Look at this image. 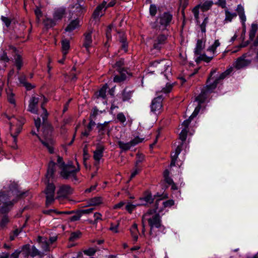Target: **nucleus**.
I'll use <instances>...</instances> for the list:
<instances>
[{"instance_id": "obj_55", "label": "nucleus", "mask_w": 258, "mask_h": 258, "mask_svg": "<svg viewBox=\"0 0 258 258\" xmlns=\"http://www.w3.org/2000/svg\"><path fill=\"white\" fill-rule=\"evenodd\" d=\"M136 206L133 204H132L131 203H128L125 206V209L126 211H127L130 213H131L135 209Z\"/></svg>"}, {"instance_id": "obj_38", "label": "nucleus", "mask_w": 258, "mask_h": 258, "mask_svg": "<svg viewBox=\"0 0 258 258\" xmlns=\"http://www.w3.org/2000/svg\"><path fill=\"white\" fill-rule=\"evenodd\" d=\"M13 127V125H12V123H10V130H11V132H12L11 136L13 137V142L16 144V142H17V137L18 135L21 132L22 127L19 126L18 127H17V132H16V134H13L12 133Z\"/></svg>"}, {"instance_id": "obj_25", "label": "nucleus", "mask_w": 258, "mask_h": 258, "mask_svg": "<svg viewBox=\"0 0 258 258\" xmlns=\"http://www.w3.org/2000/svg\"><path fill=\"white\" fill-rule=\"evenodd\" d=\"M102 201V198L101 197H96L89 199L88 204L89 206H96L101 204Z\"/></svg>"}, {"instance_id": "obj_53", "label": "nucleus", "mask_w": 258, "mask_h": 258, "mask_svg": "<svg viewBox=\"0 0 258 258\" xmlns=\"http://www.w3.org/2000/svg\"><path fill=\"white\" fill-rule=\"evenodd\" d=\"M144 200L147 203H152L153 202L154 199L151 194H148L144 197Z\"/></svg>"}, {"instance_id": "obj_62", "label": "nucleus", "mask_w": 258, "mask_h": 258, "mask_svg": "<svg viewBox=\"0 0 258 258\" xmlns=\"http://www.w3.org/2000/svg\"><path fill=\"white\" fill-rule=\"evenodd\" d=\"M137 159L136 162V167L137 166L138 164L141 163L144 160V156L141 154H137Z\"/></svg>"}, {"instance_id": "obj_9", "label": "nucleus", "mask_w": 258, "mask_h": 258, "mask_svg": "<svg viewBox=\"0 0 258 258\" xmlns=\"http://www.w3.org/2000/svg\"><path fill=\"white\" fill-rule=\"evenodd\" d=\"M144 140V138H141L139 137H136L129 142L124 143L121 141H118L117 143L119 147L122 151H125L130 150L132 147H134L138 144L142 142Z\"/></svg>"}, {"instance_id": "obj_48", "label": "nucleus", "mask_w": 258, "mask_h": 258, "mask_svg": "<svg viewBox=\"0 0 258 258\" xmlns=\"http://www.w3.org/2000/svg\"><path fill=\"white\" fill-rule=\"evenodd\" d=\"M151 211H148L145 214H144L142 218V227H145V221H147V217L150 216Z\"/></svg>"}, {"instance_id": "obj_29", "label": "nucleus", "mask_w": 258, "mask_h": 258, "mask_svg": "<svg viewBox=\"0 0 258 258\" xmlns=\"http://www.w3.org/2000/svg\"><path fill=\"white\" fill-rule=\"evenodd\" d=\"M161 203H162V199L161 198H160L156 200L154 209H151V210H153V214H159V213L162 212L160 211V208L162 207Z\"/></svg>"}, {"instance_id": "obj_30", "label": "nucleus", "mask_w": 258, "mask_h": 258, "mask_svg": "<svg viewBox=\"0 0 258 258\" xmlns=\"http://www.w3.org/2000/svg\"><path fill=\"white\" fill-rule=\"evenodd\" d=\"M220 45V42L219 40H216L213 44L210 45L208 48L207 51L212 53L214 55L216 53V49Z\"/></svg>"}, {"instance_id": "obj_17", "label": "nucleus", "mask_w": 258, "mask_h": 258, "mask_svg": "<svg viewBox=\"0 0 258 258\" xmlns=\"http://www.w3.org/2000/svg\"><path fill=\"white\" fill-rule=\"evenodd\" d=\"M66 15V9L59 8L56 9L53 13V17L56 21L61 20Z\"/></svg>"}, {"instance_id": "obj_18", "label": "nucleus", "mask_w": 258, "mask_h": 258, "mask_svg": "<svg viewBox=\"0 0 258 258\" xmlns=\"http://www.w3.org/2000/svg\"><path fill=\"white\" fill-rule=\"evenodd\" d=\"M104 150L103 146L98 144L96 146V149L94 151L93 158L95 160L99 162L103 156V153Z\"/></svg>"}, {"instance_id": "obj_64", "label": "nucleus", "mask_w": 258, "mask_h": 258, "mask_svg": "<svg viewBox=\"0 0 258 258\" xmlns=\"http://www.w3.org/2000/svg\"><path fill=\"white\" fill-rule=\"evenodd\" d=\"M20 251L19 250H16L10 256V258H18Z\"/></svg>"}, {"instance_id": "obj_58", "label": "nucleus", "mask_w": 258, "mask_h": 258, "mask_svg": "<svg viewBox=\"0 0 258 258\" xmlns=\"http://www.w3.org/2000/svg\"><path fill=\"white\" fill-rule=\"evenodd\" d=\"M124 61L123 59H120L117 61L114 65V67L117 68L118 70H121V67L123 65Z\"/></svg>"}, {"instance_id": "obj_14", "label": "nucleus", "mask_w": 258, "mask_h": 258, "mask_svg": "<svg viewBox=\"0 0 258 258\" xmlns=\"http://www.w3.org/2000/svg\"><path fill=\"white\" fill-rule=\"evenodd\" d=\"M92 30H89L84 34L83 46L85 47L88 52H89V48L92 46Z\"/></svg>"}, {"instance_id": "obj_33", "label": "nucleus", "mask_w": 258, "mask_h": 258, "mask_svg": "<svg viewBox=\"0 0 258 258\" xmlns=\"http://www.w3.org/2000/svg\"><path fill=\"white\" fill-rule=\"evenodd\" d=\"M56 21L55 20L50 18H46L44 20L43 23L44 25L47 28H51L54 26L56 24Z\"/></svg>"}, {"instance_id": "obj_51", "label": "nucleus", "mask_w": 258, "mask_h": 258, "mask_svg": "<svg viewBox=\"0 0 258 258\" xmlns=\"http://www.w3.org/2000/svg\"><path fill=\"white\" fill-rule=\"evenodd\" d=\"M39 254V251L36 248L35 246H33L32 247L31 251L30 252V255L32 257H34L36 255H38Z\"/></svg>"}, {"instance_id": "obj_52", "label": "nucleus", "mask_w": 258, "mask_h": 258, "mask_svg": "<svg viewBox=\"0 0 258 258\" xmlns=\"http://www.w3.org/2000/svg\"><path fill=\"white\" fill-rule=\"evenodd\" d=\"M157 7L155 5H151L150 7V14L152 16H155L157 13Z\"/></svg>"}, {"instance_id": "obj_34", "label": "nucleus", "mask_w": 258, "mask_h": 258, "mask_svg": "<svg viewBox=\"0 0 258 258\" xmlns=\"http://www.w3.org/2000/svg\"><path fill=\"white\" fill-rule=\"evenodd\" d=\"M225 19L226 22H231L232 20L237 16L235 13H231L228 10H225Z\"/></svg>"}, {"instance_id": "obj_35", "label": "nucleus", "mask_w": 258, "mask_h": 258, "mask_svg": "<svg viewBox=\"0 0 258 258\" xmlns=\"http://www.w3.org/2000/svg\"><path fill=\"white\" fill-rule=\"evenodd\" d=\"M132 96V91H127L124 89L122 93V100L123 101H127L131 99Z\"/></svg>"}, {"instance_id": "obj_2", "label": "nucleus", "mask_w": 258, "mask_h": 258, "mask_svg": "<svg viewBox=\"0 0 258 258\" xmlns=\"http://www.w3.org/2000/svg\"><path fill=\"white\" fill-rule=\"evenodd\" d=\"M41 108L43 111L41 117L42 118V132L44 139L43 140L40 138V141L41 142L42 144L47 149L48 152L50 154H52L54 152L53 147L54 141L50 137L52 132L51 126L47 121L48 113L46 109L43 107V104L41 105Z\"/></svg>"}, {"instance_id": "obj_49", "label": "nucleus", "mask_w": 258, "mask_h": 258, "mask_svg": "<svg viewBox=\"0 0 258 258\" xmlns=\"http://www.w3.org/2000/svg\"><path fill=\"white\" fill-rule=\"evenodd\" d=\"M172 87V84H171L169 83H167L166 85V87L165 88H163L161 91L165 93H168L171 91Z\"/></svg>"}, {"instance_id": "obj_57", "label": "nucleus", "mask_w": 258, "mask_h": 258, "mask_svg": "<svg viewBox=\"0 0 258 258\" xmlns=\"http://www.w3.org/2000/svg\"><path fill=\"white\" fill-rule=\"evenodd\" d=\"M193 118H190V116L189 117L188 119L185 120L182 123V126H184L183 128H186V130H188V126L189 124H190L191 119H192Z\"/></svg>"}, {"instance_id": "obj_28", "label": "nucleus", "mask_w": 258, "mask_h": 258, "mask_svg": "<svg viewBox=\"0 0 258 258\" xmlns=\"http://www.w3.org/2000/svg\"><path fill=\"white\" fill-rule=\"evenodd\" d=\"M61 45L62 52L64 58L70 49V41L67 39L63 40L61 42Z\"/></svg>"}, {"instance_id": "obj_41", "label": "nucleus", "mask_w": 258, "mask_h": 258, "mask_svg": "<svg viewBox=\"0 0 258 258\" xmlns=\"http://www.w3.org/2000/svg\"><path fill=\"white\" fill-rule=\"evenodd\" d=\"M103 8V6H99L96 8L93 14L94 17H99L102 15V10Z\"/></svg>"}, {"instance_id": "obj_21", "label": "nucleus", "mask_w": 258, "mask_h": 258, "mask_svg": "<svg viewBox=\"0 0 258 258\" xmlns=\"http://www.w3.org/2000/svg\"><path fill=\"white\" fill-rule=\"evenodd\" d=\"M108 84H105L101 88H100L98 91L96 92L95 95L97 98H101L102 99L106 98V90L108 88Z\"/></svg>"}, {"instance_id": "obj_8", "label": "nucleus", "mask_w": 258, "mask_h": 258, "mask_svg": "<svg viewBox=\"0 0 258 258\" xmlns=\"http://www.w3.org/2000/svg\"><path fill=\"white\" fill-rule=\"evenodd\" d=\"M55 186L53 183H48L46 187L44 192L46 195V205L48 206L52 204L54 200V191Z\"/></svg>"}, {"instance_id": "obj_46", "label": "nucleus", "mask_w": 258, "mask_h": 258, "mask_svg": "<svg viewBox=\"0 0 258 258\" xmlns=\"http://www.w3.org/2000/svg\"><path fill=\"white\" fill-rule=\"evenodd\" d=\"M116 118L121 123H124L126 121V117L122 112L117 114Z\"/></svg>"}, {"instance_id": "obj_22", "label": "nucleus", "mask_w": 258, "mask_h": 258, "mask_svg": "<svg viewBox=\"0 0 258 258\" xmlns=\"http://www.w3.org/2000/svg\"><path fill=\"white\" fill-rule=\"evenodd\" d=\"M109 121H105L103 123H98L97 125V128L98 131V134L99 136H103L106 130L108 129V125Z\"/></svg>"}, {"instance_id": "obj_27", "label": "nucleus", "mask_w": 258, "mask_h": 258, "mask_svg": "<svg viewBox=\"0 0 258 258\" xmlns=\"http://www.w3.org/2000/svg\"><path fill=\"white\" fill-rule=\"evenodd\" d=\"M130 231L134 240L137 241L138 239L139 230L138 229V225L136 223L133 224L130 228Z\"/></svg>"}, {"instance_id": "obj_23", "label": "nucleus", "mask_w": 258, "mask_h": 258, "mask_svg": "<svg viewBox=\"0 0 258 258\" xmlns=\"http://www.w3.org/2000/svg\"><path fill=\"white\" fill-rule=\"evenodd\" d=\"M214 3L211 0H206L203 3L199 4L201 7V10L203 12H206L211 9Z\"/></svg>"}, {"instance_id": "obj_59", "label": "nucleus", "mask_w": 258, "mask_h": 258, "mask_svg": "<svg viewBox=\"0 0 258 258\" xmlns=\"http://www.w3.org/2000/svg\"><path fill=\"white\" fill-rule=\"evenodd\" d=\"M94 208H89L87 209L80 210V211L82 214V215H83L84 214H90V213H92L94 211Z\"/></svg>"}, {"instance_id": "obj_36", "label": "nucleus", "mask_w": 258, "mask_h": 258, "mask_svg": "<svg viewBox=\"0 0 258 258\" xmlns=\"http://www.w3.org/2000/svg\"><path fill=\"white\" fill-rule=\"evenodd\" d=\"M9 58H8L7 54L4 52L3 54L0 57V63H1V69L2 68H5L6 67V62H8Z\"/></svg>"}, {"instance_id": "obj_20", "label": "nucleus", "mask_w": 258, "mask_h": 258, "mask_svg": "<svg viewBox=\"0 0 258 258\" xmlns=\"http://www.w3.org/2000/svg\"><path fill=\"white\" fill-rule=\"evenodd\" d=\"M80 26V21L77 19L72 21L65 29L66 32H71Z\"/></svg>"}, {"instance_id": "obj_56", "label": "nucleus", "mask_w": 258, "mask_h": 258, "mask_svg": "<svg viewBox=\"0 0 258 258\" xmlns=\"http://www.w3.org/2000/svg\"><path fill=\"white\" fill-rule=\"evenodd\" d=\"M9 222V219L7 216H4L2 219L1 225L2 227L5 226Z\"/></svg>"}, {"instance_id": "obj_15", "label": "nucleus", "mask_w": 258, "mask_h": 258, "mask_svg": "<svg viewBox=\"0 0 258 258\" xmlns=\"http://www.w3.org/2000/svg\"><path fill=\"white\" fill-rule=\"evenodd\" d=\"M246 55L244 54L241 57H239L235 62V67L237 69H240L248 66L251 60L245 59Z\"/></svg>"}, {"instance_id": "obj_44", "label": "nucleus", "mask_w": 258, "mask_h": 258, "mask_svg": "<svg viewBox=\"0 0 258 258\" xmlns=\"http://www.w3.org/2000/svg\"><path fill=\"white\" fill-rule=\"evenodd\" d=\"M20 83L22 86L25 87L27 91L30 90L35 87V85H32L29 82H20Z\"/></svg>"}, {"instance_id": "obj_39", "label": "nucleus", "mask_w": 258, "mask_h": 258, "mask_svg": "<svg viewBox=\"0 0 258 258\" xmlns=\"http://www.w3.org/2000/svg\"><path fill=\"white\" fill-rule=\"evenodd\" d=\"M15 65L18 70H20L22 66V59L20 55H17L15 58Z\"/></svg>"}, {"instance_id": "obj_42", "label": "nucleus", "mask_w": 258, "mask_h": 258, "mask_svg": "<svg viewBox=\"0 0 258 258\" xmlns=\"http://www.w3.org/2000/svg\"><path fill=\"white\" fill-rule=\"evenodd\" d=\"M213 56H207L206 54H200L199 56L198 57V59L200 60H203L206 62H210L213 58Z\"/></svg>"}, {"instance_id": "obj_47", "label": "nucleus", "mask_w": 258, "mask_h": 258, "mask_svg": "<svg viewBox=\"0 0 258 258\" xmlns=\"http://www.w3.org/2000/svg\"><path fill=\"white\" fill-rule=\"evenodd\" d=\"M40 245H41V247L44 250H45V251L49 250V243L47 238L46 239H44V240H43V242H42L40 244Z\"/></svg>"}, {"instance_id": "obj_6", "label": "nucleus", "mask_w": 258, "mask_h": 258, "mask_svg": "<svg viewBox=\"0 0 258 258\" xmlns=\"http://www.w3.org/2000/svg\"><path fill=\"white\" fill-rule=\"evenodd\" d=\"M79 170V167L76 168L71 164L66 165L62 166L60 175L64 179H71L72 181H76L78 180L76 174Z\"/></svg>"}, {"instance_id": "obj_45", "label": "nucleus", "mask_w": 258, "mask_h": 258, "mask_svg": "<svg viewBox=\"0 0 258 258\" xmlns=\"http://www.w3.org/2000/svg\"><path fill=\"white\" fill-rule=\"evenodd\" d=\"M94 217L95 218L94 221H90V223L92 224H96L97 223L99 220H101L102 215L99 213H95L94 214Z\"/></svg>"}, {"instance_id": "obj_16", "label": "nucleus", "mask_w": 258, "mask_h": 258, "mask_svg": "<svg viewBox=\"0 0 258 258\" xmlns=\"http://www.w3.org/2000/svg\"><path fill=\"white\" fill-rule=\"evenodd\" d=\"M120 77L115 76L114 78L113 81H124L126 79H130L132 76V74L127 70L122 69L119 70Z\"/></svg>"}, {"instance_id": "obj_43", "label": "nucleus", "mask_w": 258, "mask_h": 258, "mask_svg": "<svg viewBox=\"0 0 258 258\" xmlns=\"http://www.w3.org/2000/svg\"><path fill=\"white\" fill-rule=\"evenodd\" d=\"M208 20H209L208 17H206L204 19L202 23L200 25V28H201V31L203 33H205L206 31V26H207V24L208 23Z\"/></svg>"}, {"instance_id": "obj_19", "label": "nucleus", "mask_w": 258, "mask_h": 258, "mask_svg": "<svg viewBox=\"0 0 258 258\" xmlns=\"http://www.w3.org/2000/svg\"><path fill=\"white\" fill-rule=\"evenodd\" d=\"M56 165L55 163L51 161L49 163L48 166V169L47 173L46 175V178L48 179V181L50 180L51 178H53L54 173L55 172V166Z\"/></svg>"}, {"instance_id": "obj_26", "label": "nucleus", "mask_w": 258, "mask_h": 258, "mask_svg": "<svg viewBox=\"0 0 258 258\" xmlns=\"http://www.w3.org/2000/svg\"><path fill=\"white\" fill-rule=\"evenodd\" d=\"M205 47V43L201 39H198L197 42L196 46L195 49V53L196 55L201 54L202 51Z\"/></svg>"}, {"instance_id": "obj_50", "label": "nucleus", "mask_w": 258, "mask_h": 258, "mask_svg": "<svg viewBox=\"0 0 258 258\" xmlns=\"http://www.w3.org/2000/svg\"><path fill=\"white\" fill-rule=\"evenodd\" d=\"M232 72V69H229L228 70H227L225 72L222 73L221 74L219 77L218 79L219 80H223L226 77L229 75L230 73Z\"/></svg>"}, {"instance_id": "obj_3", "label": "nucleus", "mask_w": 258, "mask_h": 258, "mask_svg": "<svg viewBox=\"0 0 258 258\" xmlns=\"http://www.w3.org/2000/svg\"><path fill=\"white\" fill-rule=\"evenodd\" d=\"M151 211L150 216L147 217V221L150 226L149 235L151 238H155L159 235V232H163L165 227L162 224L161 216L159 213L153 214V210Z\"/></svg>"}, {"instance_id": "obj_63", "label": "nucleus", "mask_w": 258, "mask_h": 258, "mask_svg": "<svg viewBox=\"0 0 258 258\" xmlns=\"http://www.w3.org/2000/svg\"><path fill=\"white\" fill-rule=\"evenodd\" d=\"M1 19L7 27L10 26L11 24V21L8 18L2 16Z\"/></svg>"}, {"instance_id": "obj_13", "label": "nucleus", "mask_w": 258, "mask_h": 258, "mask_svg": "<svg viewBox=\"0 0 258 258\" xmlns=\"http://www.w3.org/2000/svg\"><path fill=\"white\" fill-rule=\"evenodd\" d=\"M39 97L32 96L29 100L28 110L32 113H37L38 103L39 100Z\"/></svg>"}, {"instance_id": "obj_4", "label": "nucleus", "mask_w": 258, "mask_h": 258, "mask_svg": "<svg viewBox=\"0 0 258 258\" xmlns=\"http://www.w3.org/2000/svg\"><path fill=\"white\" fill-rule=\"evenodd\" d=\"M217 82H213L203 88L201 93L196 98V100L199 102V105L196 107L194 112L190 116V118H194L198 115L201 108V104L205 102L207 98L208 94L211 93L217 87Z\"/></svg>"}, {"instance_id": "obj_1", "label": "nucleus", "mask_w": 258, "mask_h": 258, "mask_svg": "<svg viewBox=\"0 0 258 258\" xmlns=\"http://www.w3.org/2000/svg\"><path fill=\"white\" fill-rule=\"evenodd\" d=\"M26 194L27 192L19 190L18 186L16 183H11L7 194H5L4 192H0L1 212L2 213L7 212L8 207L12 206L19 199L24 197Z\"/></svg>"}, {"instance_id": "obj_7", "label": "nucleus", "mask_w": 258, "mask_h": 258, "mask_svg": "<svg viewBox=\"0 0 258 258\" xmlns=\"http://www.w3.org/2000/svg\"><path fill=\"white\" fill-rule=\"evenodd\" d=\"M187 132L188 130H186V128H183L179 135V138L180 140H181L182 143L180 145H178L176 147L174 152L171 154V161L170 163L171 166H174L175 165V162L177 160V159L178 158V155L181 151V148L183 144V142L186 139Z\"/></svg>"}, {"instance_id": "obj_37", "label": "nucleus", "mask_w": 258, "mask_h": 258, "mask_svg": "<svg viewBox=\"0 0 258 258\" xmlns=\"http://www.w3.org/2000/svg\"><path fill=\"white\" fill-rule=\"evenodd\" d=\"M201 9V7L199 5H197L195 7L192 12L194 14V17L197 21V23H199V9Z\"/></svg>"}, {"instance_id": "obj_24", "label": "nucleus", "mask_w": 258, "mask_h": 258, "mask_svg": "<svg viewBox=\"0 0 258 258\" xmlns=\"http://www.w3.org/2000/svg\"><path fill=\"white\" fill-rule=\"evenodd\" d=\"M119 41L121 43V49L124 52L127 51L128 44L126 42V39L123 33H119Z\"/></svg>"}, {"instance_id": "obj_11", "label": "nucleus", "mask_w": 258, "mask_h": 258, "mask_svg": "<svg viewBox=\"0 0 258 258\" xmlns=\"http://www.w3.org/2000/svg\"><path fill=\"white\" fill-rule=\"evenodd\" d=\"M162 101L163 98L161 96L155 98L151 105V111L154 113L159 112L162 108Z\"/></svg>"}, {"instance_id": "obj_5", "label": "nucleus", "mask_w": 258, "mask_h": 258, "mask_svg": "<svg viewBox=\"0 0 258 258\" xmlns=\"http://www.w3.org/2000/svg\"><path fill=\"white\" fill-rule=\"evenodd\" d=\"M172 19V15L169 12H165L158 17L156 21L152 24V27L156 30H165Z\"/></svg>"}, {"instance_id": "obj_32", "label": "nucleus", "mask_w": 258, "mask_h": 258, "mask_svg": "<svg viewBox=\"0 0 258 258\" xmlns=\"http://www.w3.org/2000/svg\"><path fill=\"white\" fill-rule=\"evenodd\" d=\"M174 202L172 200H169L166 201H163L162 203H161L162 207L160 208V211H163L164 209L166 208H169L174 205Z\"/></svg>"}, {"instance_id": "obj_60", "label": "nucleus", "mask_w": 258, "mask_h": 258, "mask_svg": "<svg viewBox=\"0 0 258 258\" xmlns=\"http://www.w3.org/2000/svg\"><path fill=\"white\" fill-rule=\"evenodd\" d=\"M35 14L36 15V18L38 21H39L40 18L42 17V14L41 10L37 8L35 10Z\"/></svg>"}, {"instance_id": "obj_10", "label": "nucleus", "mask_w": 258, "mask_h": 258, "mask_svg": "<svg viewBox=\"0 0 258 258\" xmlns=\"http://www.w3.org/2000/svg\"><path fill=\"white\" fill-rule=\"evenodd\" d=\"M73 189L69 185L64 184L60 185L57 191L56 199L60 200L62 198H66L73 194Z\"/></svg>"}, {"instance_id": "obj_12", "label": "nucleus", "mask_w": 258, "mask_h": 258, "mask_svg": "<svg viewBox=\"0 0 258 258\" xmlns=\"http://www.w3.org/2000/svg\"><path fill=\"white\" fill-rule=\"evenodd\" d=\"M167 36L163 34H160L155 37L153 42V48L160 49L162 46L166 42Z\"/></svg>"}, {"instance_id": "obj_61", "label": "nucleus", "mask_w": 258, "mask_h": 258, "mask_svg": "<svg viewBox=\"0 0 258 258\" xmlns=\"http://www.w3.org/2000/svg\"><path fill=\"white\" fill-rule=\"evenodd\" d=\"M8 100L10 103L14 105L15 104V100L14 98V94L13 93H11L10 94L8 95Z\"/></svg>"}, {"instance_id": "obj_31", "label": "nucleus", "mask_w": 258, "mask_h": 258, "mask_svg": "<svg viewBox=\"0 0 258 258\" xmlns=\"http://www.w3.org/2000/svg\"><path fill=\"white\" fill-rule=\"evenodd\" d=\"M258 29V26L256 24H252L249 32V36L250 40H252L255 35Z\"/></svg>"}, {"instance_id": "obj_40", "label": "nucleus", "mask_w": 258, "mask_h": 258, "mask_svg": "<svg viewBox=\"0 0 258 258\" xmlns=\"http://www.w3.org/2000/svg\"><path fill=\"white\" fill-rule=\"evenodd\" d=\"M74 213L75 214L70 218V221L71 222H74L79 220L82 216L80 210L75 212Z\"/></svg>"}, {"instance_id": "obj_54", "label": "nucleus", "mask_w": 258, "mask_h": 258, "mask_svg": "<svg viewBox=\"0 0 258 258\" xmlns=\"http://www.w3.org/2000/svg\"><path fill=\"white\" fill-rule=\"evenodd\" d=\"M96 252V250L93 248H90L84 251V253L89 256L93 255Z\"/></svg>"}]
</instances>
